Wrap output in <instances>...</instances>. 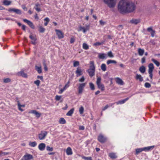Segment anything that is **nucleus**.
I'll return each instance as SVG.
<instances>
[{
  "label": "nucleus",
  "instance_id": "nucleus-59",
  "mask_svg": "<svg viewBox=\"0 0 160 160\" xmlns=\"http://www.w3.org/2000/svg\"><path fill=\"white\" fill-rule=\"evenodd\" d=\"M34 8L38 12L41 11V9L39 7H34Z\"/></svg>",
  "mask_w": 160,
  "mask_h": 160
},
{
  "label": "nucleus",
  "instance_id": "nucleus-32",
  "mask_svg": "<svg viewBox=\"0 0 160 160\" xmlns=\"http://www.w3.org/2000/svg\"><path fill=\"white\" fill-rule=\"evenodd\" d=\"M117 62L116 61L114 60H108L107 62V63L108 65H109L111 63H116Z\"/></svg>",
  "mask_w": 160,
  "mask_h": 160
},
{
  "label": "nucleus",
  "instance_id": "nucleus-64",
  "mask_svg": "<svg viewBox=\"0 0 160 160\" xmlns=\"http://www.w3.org/2000/svg\"><path fill=\"white\" fill-rule=\"evenodd\" d=\"M65 90L63 88L61 89L58 92L59 94H62Z\"/></svg>",
  "mask_w": 160,
  "mask_h": 160
},
{
  "label": "nucleus",
  "instance_id": "nucleus-14",
  "mask_svg": "<svg viewBox=\"0 0 160 160\" xmlns=\"http://www.w3.org/2000/svg\"><path fill=\"white\" fill-rule=\"evenodd\" d=\"M95 66L93 61H90V62L89 68L88 69L95 70Z\"/></svg>",
  "mask_w": 160,
  "mask_h": 160
},
{
  "label": "nucleus",
  "instance_id": "nucleus-9",
  "mask_svg": "<svg viewBox=\"0 0 160 160\" xmlns=\"http://www.w3.org/2000/svg\"><path fill=\"white\" fill-rule=\"evenodd\" d=\"M89 28L88 26H87L86 28H85L82 27L81 26H80L79 27V29L78 31H82L84 33L86 32L88 30Z\"/></svg>",
  "mask_w": 160,
  "mask_h": 160
},
{
  "label": "nucleus",
  "instance_id": "nucleus-57",
  "mask_svg": "<svg viewBox=\"0 0 160 160\" xmlns=\"http://www.w3.org/2000/svg\"><path fill=\"white\" fill-rule=\"evenodd\" d=\"M117 29L119 30H121L122 29V25H119L117 27Z\"/></svg>",
  "mask_w": 160,
  "mask_h": 160
},
{
  "label": "nucleus",
  "instance_id": "nucleus-49",
  "mask_svg": "<svg viewBox=\"0 0 160 160\" xmlns=\"http://www.w3.org/2000/svg\"><path fill=\"white\" fill-rule=\"evenodd\" d=\"M40 81L38 80H37L34 82V83L36 84L38 86L39 85Z\"/></svg>",
  "mask_w": 160,
  "mask_h": 160
},
{
  "label": "nucleus",
  "instance_id": "nucleus-27",
  "mask_svg": "<svg viewBox=\"0 0 160 160\" xmlns=\"http://www.w3.org/2000/svg\"><path fill=\"white\" fill-rule=\"evenodd\" d=\"M151 61L157 66L159 67L160 66V63L157 60H156L154 58H152L151 59Z\"/></svg>",
  "mask_w": 160,
  "mask_h": 160
},
{
  "label": "nucleus",
  "instance_id": "nucleus-63",
  "mask_svg": "<svg viewBox=\"0 0 160 160\" xmlns=\"http://www.w3.org/2000/svg\"><path fill=\"white\" fill-rule=\"evenodd\" d=\"M100 24L102 25H103L106 23V22L103 21L102 20H100L99 21Z\"/></svg>",
  "mask_w": 160,
  "mask_h": 160
},
{
  "label": "nucleus",
  "instance_id": "nucleus-50",
  "mask_svg": "<svg viewBox=\"0 0 160 160\" xmlns=\"http://www.w3.org/2000/svg\"><path fill=\"white\" fill-rule=\"evenodd\" d=\"M47 150L49 151H53V149L52 148L50 147L49 146H47Z\"/></svg>",
  "mask_w": 160,
  "mask_h": 160
},
{
  "label": "nucleus",
  "instance_id": "nucleus-15",
  "mask_svg": "<svg viewBox=\"0 0 160 160\" xmlns=\"http://www.w3.org/2000/svg\"><path fill=\"white\" fill-rule=\"evenodd\" d=\"M87 72L88 73L89 76L91 77H92L95 75V70L88 69Z\"/></svg>",
  "mask_w": 160,
  "mask_h": 160
},
{
  "label": "nucleus",
  "instance_id": "nucleus-37",
  "mask_svg": "<svg viewBox=\"0 0 160 160\" xmlns=\"http://www.w3.org/2000/svg\"><path fill=\"white\" fill-rule=\"evenodd\" d=\"M29 38L32 40L35 41L36 40V38L35 36H33L32 34H31L29 36Z\"/></svg>",
  "mask_w": 160,
  "mask_h": 160
},
{
  "label": "nucleus",
  "instance_id": "nucleus-39",
  "mask_svg": "<svg viewBox=\"0 0 160 160\" xmlns=\"http://www.w3.org/2000/svg\"><path fill=\"white\" fill-rule=\"evenodd\" d=\"M101 78L100 77H98L97 78L96 83L97 85L101 83Z\"/></svg>",
  "mask_w": 160,
  "mask_h": 160
},
{
  "label": "nucleus",
  "instance_id": "nucleus-7",
  "mask_svg": "<svg viewBox=\"0 0 160 160\" xmlns=\"http://www.w3.org/2000/svg\"><path fill=\"white\" fill-rule=\"evenodd\" d=\"M55 31L59 38L61 39L63 38V34L61 31L58 29H55Z\"/></svg>",
  "mask_w": 160,
  "mask_h": 160
},
{
  "label": "nucleus",
  "instance_id": "nucleus-24",
  "mask_svg": "<svg viewBox=\"0 0 160 160\" xmlns=\"http://www.w3.org/2000/svg\"><path fill=\"white\" fill-rule=\"evenodd\" d=\"M11 1H8V0H4L3 2V4L4 5L6 6H8L11 4Z\"/></svg>",
  "mask_w": 160,
  "mask_h": 160
},
{
  "label": "nucleus",
  "instance_id": "nucleus-10",
  "mask_svg": "<svg viewBox=\"0 0 160 160\" xmlns=\"http://www.w3.org/2000/svg\"><path fill=\"white\" fill-rule=\"evenodd\" d=\"M29 113H32L34 114L37 118H39L40 117L41 114L35 110H32L29 112Z\"/></svg>",
  "mask_w": 160,
  "mask_h": 160
},
{
  "label": "nucleus",
  "instance_id": "nucleus-26",
  "mask_svg": "<svg viewBox=\"0 0 160 160\" xmlns=\"http://www.w3.org/2000/svg\"><path fill=\"white\" fill-rule=\"evenodd\" d=\"M154 148V146H149V147H144V148H143V151H149V150H150V149H152Z\"/></svg>",
  "mask_w": 160,
  "mask_h": 160
},
{
  "label": "nucleus",
  "instance_id": "nucleus-54",
  "mask_svg": "<svg viewBox=\"0 0 160 160\" xmlns=\"http://www.w3.org/2000/svg\"><path fill=\"white\" fill-rule=\"evenodd\" d=\"M61 98V96L56 95L55 97V99L56 100H59Z\"/></svg>",
  "mask_w": 160,
  "mask_h": 160
},
{
  "label": "nucleus",
  "instance_id": "nucleus-31",
  "mask_svg": "<svg viewBox=\"0 0 160 160\" xmlns=\"http://www.w3.org/2000/svg\"><path fill=\"white\" fill-rule=\"evenodd\" d=\"M102 70L103 71H105L106 70V65L105 64H102L101 66Z\"/></svg>",
  "mask_w": 160,
  "mask_h": 160
},
{
  "label": "nucleus",
  "instance_id": "nucleus-34",
  "mask_svg": "<svg viewBox=\"0 0 160 160\" xmlns=\"http://www.w3.org/2000/svg\"><path fill=\"white\" fill-rule=\"evenodd\" d=\"M76 73L78 74L77 76H78L82 75L81 71L79 68H77V70L76 71Z\"/></svg>",
  "mask_w": 160,
  "mask_h": 160
},
{
  "label": "nucleus",
  "instance_id": "nucleus-30",
  "mask_svg": "<svg viewBox=\"0 0 160 160\" xmlns=\"http://www.w3.org/2000/svg\"><path fill=\"white\" fill-rule=\"evenodd\" d=\"M29 145L30 146L33 147H35L37 145V143L35 141L33 142H30L29 143Z\"/></svg>",
  "mask_w": 160,
  "mask_h": 160
},
{
  "label": "nucleus",
  "instance_id": "nucleus-38",
  "mask_svg": "<svg viewBox=\"0 0 160 160\" xmlns=\"http://www.w3.org/2000/svg\"><path fill=\"white\" fill-rule=\"evenodd\" d=\"M83 48L85 50H87L89 48L88 45L86 43H84L82 45Z\"/></svg>",
  "mask_w": 160,
  "mask_h": 160
},
{
  "label": "nucleus",
  "instance_id": "nucleus-16",
  "mask_svg": "<svg viewBox=\"0 0 160 160\" xmlns=\"http://www.w3.org/2000/svg\"><path fill=\"white\" fill-rule=\"evenodd\" d=\"M98 57L100 59H104L106 58L107 56L106 54L105 53H101L99 54Z\"/></svg>",
  "mask_w": 160,
  "mask_h": 160
},
{
  "label": "nucleus",
  "instance_id": "nucleus-12",
  "mask_svg": "<svg viewBox=\"0 0 160 160\" xmlns=\"http://www.w3.org/2000/svg\"><path fill=\"white\" fill-rule=\"evenodd\" d=\"M17 75L18 76H21L25 78H27L28 75L27 74L23 72V71H22L18 72L17 73Z\"/></svg>",
  "mask_w": 160,
  "mask_h": 160
},
{
  "label": "nucleus",
  "instance_id": "nucleus-48",
  "mask_svg": "<svg viewBox=\"0 0 160 160\" xmlns=\"http://www.w3.org/2000/svg\"><path fill=\"white\" fill-rule=\"evenodd\" d=\"M125 103V100H120L118 102H116V103L117 104H122Z\"/></svg>",
  "mask_w": 160,
  "mask_h": 160
},
{
  "label": "nucleus",
  "instance_id": "nucleus-17",
  "mask_svg": "<svg viewBox=\"0 0 160 160\" xmlns=\"http://www.w3.org/2000/svg\"><path fill=\"white\" fill-rule=\"evenodd\" d=\"M66 153L67 155H71L72 154V152L71 148L70 147H68L66 149Z\"/></svg>",
  "mask_w": 160,
  "mask_h": 160
},
{
  "label": "nucleus",
  "instance_id": "nucleus-55",
  "mask_svg": "<svg viewBox=\"0 0 160 160\" xmlns=\"http://www.w3.org/2000/svg\"><path fill=\"white\" fill-rule=\"evenodd\" d=\"M69 82L68 81L67 84H66L65 86L63 87V88L65 90L66 89H67V88H68L69 87V85H68V84Z\"/></svg>",
  "mask_w": 160,
  "mask_h": 160
},
{
  "label": "nucleus",
  "instance_id": "nucleus-2",
  "mask_svg": "<svg viewBox=\"0 0 160 160\" xmlns=\"http://www.w3.org/2000/svg\"><path fill=\"white\" fill-rule=\"evenodd\" d=\"M103 1L104 3L110 8L114 7L116 4V0H103Z\"/></svg>",
  "mask_w": 160,
  "mask_h": 160
},
{
  "label": "nucleus",
  "instance_id": "nucleus-22",
  "mask_svg": "<svg viewBox=\"0 0 160 160\" xmlns=\"http://www.w3.org/2000/svg\"><path fill=\"white\" fill-rule=\"evenodd\" d=\"M135 79L136 80H139L140 82H142L143 81V78L142 77V76L141 75H139L138 74H136Z\"/></svg>",
  "mask_w": 160,
  "mask_h": 160
},
{
  "label": "nucleus",
  "instance_id": "nucleus-60",
  "mask_svg": "<svg viewBox=\"0 0 160 160\" xmlns=\"http://www.w3.org/2000/svg\"><path fill=\"white\" fill-rule=\"evenodd\" d=\"M85 78L83 76H82L81 78H80L79 80V81L80 82H83L84 81Z\"/></svg>",
  "mask_w": 160,
  "mask_h": 160
},
{
  "label": "nucleus",
  "instance_id": "nucleus-35",
  "mask_svg": "<svg viewBox=\"0 0 160 160\" xmlns=\"http://www.w3.org/2000/svg\"><path fill=\"white\" fill-rule=\"evenodd\" d=\"M143 148H137L136 150V154H138V153L141 152L143 151Z\"/></svg>",
  "mask_w": 160,
  "mask_h": 160
},
{
  "label": "nucleus",
  "instance_id": "nucleus-36",
  "mask_svg": "<svg viewBox=\"0 0 160 160\" xmlns=\"http://www.w3.org/2000/svg\"><path fill=\"white\" fill-rule=\"evenodd\" d=\"M82 158L85 160H92L91 157H86L84 156H82Z\"/></svg>",
  "mask_w": 160,
  "mask_h": 160
},
{
  "label": "nucleus",
  "instance_id": "nucleus-20",
  "mask_svg": "<svg viewBox=\"0 0 160 160\" xmlns=\"http://www.w3.org/2000/svg\"><path fill=\"white\" fill-rule=\"evenodd\" d=\"M144 52V50L143 49L141 48H138V54L140 56H142Z\"/></svg>",
  "mask_w": 160,
  "mask_h": 160
},
{
  "label": "nucleus",
  "instance_id": "nucleus-21",
  "mask_svg": "<svg viewBox=\"0 0 160 160\" xmlns=\"http://www.w3.org/2000/svg\"><path fill=\"white\" fill-rule=\"evenodd\" d=\"M109 157L112 159H114L117 158V156L115 153H110L109 154Z\"/></svg>",
  "mask_w": 160,
  "mask_h": 160
},
{
  "label": "nucleus",
  "instance_id": "nucleus-3",
  "mask_svg": "<svg viewBox=\"0 0 160 160\" xmlns=\"http://www.w3.org/2000/svg\"><path fill=\"white\" fill-rule=\"evenodd\" d=\"M148 72L149 75V77L151 79L152 78V72L154 68L153 64L152 63H150L148 65Z\"/></svg>",
  "mask_w": 160,
  "mask_h": 160
},
{
  "label": "nucleus",
  "instance_id": "nucleus-19",
  "mask_svg": "<svg viewBox=\"0 0 160 160\" xmlns=\"http://www.w3.org/2000/svg\"><path fill=\"white\" fill-rule=\"evenodd\" d=\"M140 22V20L139 19H132L131 20L130 22L132 24H137Z\"/></svg>",
  "mask_w": 160,
  "mask_h": 160
},
{
  "label": "nucleus",
  "instance_id": "nucleus-45",
  "mask_svg": "<svg viewBox=\"0 0 160 160\" xmlns=\"http://www.w3.org/2000/svg\"><path fill=\"white\" fill-rule=\"evenodd\" d=\"M18 109L21 111H23V110L21 108V104L20 103L19 101H18Z\"/></svg>",
  "mask_w": 160,
  "mask_h": 160
},
{
  "label": "nucleus",
  "instance_id": "nucleus-18",
  "mask_svg": "<svg viewBox=\"0 0 160 160\" xmlns=\"http://www.w3.org/2000/svg\"><path fill=\"white\" fill-rule=\"evenodd\" d=\"M116 82L117 83L120 85H122L123 82L122 80L119 78H116Z\"/></svg>",
  "mask_w": 160,
  "mask_h": 160
},
{
  "label": "nucleus",
  "instance_id": "nucleus-61",
  "mask_svg": "<svg viewBox=\"0 0 160 160\" xmlns=\"http://www.w3.org/2000/svg\"><path fill=\"white\" fill-rule=\"evenodd\" d=\"M155 32V31L153 30L150 32L152 37H154V36Z\"/></svg>",
  "mask_w": 160,
  "mask_h": 160
},
{
  "label": "nucleus",
  "instance_id": "nucleus-33",
  "mask_svg": "<svg viewBox=\"0 0 160 160\" xmlns=\"http://www.w3.org/2000/svg\"><path fill=\"white\" fill-rule=\"evenodd\" d=\"M66 122L65 119L63 118H61L59 120V123L61 124H64Z\"/></svg>",
  "mask_w": 160,
  "mask_h": 160
},
{
  "label": "nucleus",
  "instance_id": "nucleus-28",
  "mask_svg": "<svg viewBox=\"0 0 160 160\" xmlns=\"http://www.w3.org/2000/svg\"><path fill=\"white\" fill-rule=\"evenodd\" d=\"M146 69L145 67L143 66H141L139 69V71L142 73H144Z\"/></svg>",
  "mask_w": 160,
  "mask_h": 160
},
{
  "label": "nucleus",
  "instance_id": "nucleus-43",
  "mask_svg": "<svg viewBox=\"0 0 160 160\" xmlns=\"http://www.w3.org/2000/svg\"><path fill=\"white\" fill-rule=\"evenodd\" d=\"M90 87L91 89L92 90L95 89V87L94 85L92 82L89 83Z\"/></svg>",
  "mask_w": 160,
  "mask_h": 160
},
{
  "label": "nucleus",
  "instance_id": "nucleus-46",
  "mask_svg": "<svg viewBox=\"0 0 160 160\" xmlns=\"http://www.w3.org/2000/svg\"><path fill=\"white\" fill-rule=\"evenodd\" d=\"M15 12L17 14H21V11L18 9H15Z\"/></svg>",
  "mask_w": 160,
  "mask_h": 160
},
{
  "label": "nucleus",
  "instance_id": "nucleus-41",
  "mask_svg": "<svg viewBox=\"0 0 160 160\" xmlns=\"http://www.w3.org/2000/svg\"><path fill=\"white\" fill-rule=\"evenodd\" d=\"M45 31V29L44 28H43L42 26H40L39 27V32L41 33H43Z\"/></svg>",
  "mask_w": 160,
  "mask_h": 160
},
{
  "label": "nucleus",
  "instance_id": "nucleus-8",
  "mask_svg": "<svg viewBox=\"0 0 160 160\" xmlns=\"http://www.w3.org/2000/svg\"><path fill=\"white\" fill-rule=\"evenodd\" d=\"M23 20L24 22L27 23L31 28L34 29L35 27L33 23L31 21L26 19H24Z\"/></svg>",
  "mask_w": 160,
  "mask_h": 160
},
{
  "label": "nucleus",
  "instance_id": "nucleus-6",
  "mask_svg": "<svg viewBox=\"0 0 160 160\" xmlns=\"http://www.w3.org/2000/svg\"><path fill=\"white\" fill-rule=\"evenodd\" d=\"M86 85L85 83H81L79 84L78 87V92L79 94L82 93V92L84 88Z\"/></svg>",
  "mask_w": 160,
  "mask_h": 160
},
{
  "label": "nucleus",
  "instance_id": "nucleus-53",
  "mask_svg": "<svg viewBox=\"0 0 160 160\" xmlns=\"http://www.w3.org/2000/svg\"><path fill=\"white\" fill-rule=\"evenodd\" d=\"M103 43V42H97L94 44V45L95 46H99L102 45Z\"/></svg>",
  "mask_w": 160,
  "mask_h": 160
},
{
  "label": "nucleus",
  "instance_id": "nucleus-13",
  "mask_svg": "<svg viewBox=\"0 0 160 160\" xmlns=\"http://www.w3.org/2000/svg\"><path fill=\"white\" fill-rule=\"evenodd\" d=\"M46 145L44 143H40L38 146V149L40 151L44 150L45 148Z\"/></svg>",
  "mask_w": 160,
  "mask_h": 160
},
{
  "label": "nucleus",
  "instance_id": "nucleus-47",
  "mask_svg": "<svg viewBox=\"0 0 160 160\" xmlns=\"http://www.w3.org/2000/svg\"><path fill=\"white\" fill-rule=\"evenodd\" d=\"M11 80L10 78H8L4 79L3 82L5 83H7L10 82Z\"/></svg>",
  "mask_w": 160,
  "mask_h": 160
},
{
  "label": "nucleus",
  "instance_id": "nucleus-11",
  "mask_svg": "<svg viewBox=\"0 0 160 160\" xmlns=\"http://www.w3.org/2000/svg\"><path fill=\"white\" fill-rule=\"evenodd\" d=\"M23 158L24 160H30L33 158L31 154H28L25 155H24Z\"/></svg>",
  "mask_w": 160,
  "mask_h": 160
},
{
  "label": "nucleus",
  "instance_id": "nucleus-4",
  "mask_svg": "<svg viewBox=\"0 0 160 160\" xmlns=\"http://www.w3.org/2000/svg\"><path fill=\"white\" fill-rule=\"evenodd\" d=\"M48 132L45 131H42L41 133L38 135V138L40 140H43L44 139L46 136L47 135Z\"/></svg>",
  "mask_w": 160,
  "mask_h": 160
},
{
  "label": "nucleus",
  "instance_id": "nucleus-29",
  "mask_svg": "<svg viewBox=\"0 0 160 160\" xmlns=\"http://www.w3.org/2000/svg\"><path fill=\"white\" fill-rule=\"evenodd\" d=\"M74 109L73 108L69 110L66 114L67 116H71L72 115V114L73 113Z\"/></svg>",
  "mask_w": 160,
  "mask_h": 160
},
{
  "label": "nucleus",
  "instance_id": "nucleus-23",
  "mask_svg": "<svg viewBox=\"0 0 160 160\" xmlns=\"http://www.w3.org/2000/svg\"><path fill=\"white\" fill-rule=\"evenodd\" d=\"M97 85L98 88L100 89L102 91L104 90L105 87L103 84L101 83Z\"/></svg>",
  "mask_w": 160,
  "mask_h": 160
},
{
  "label": "nucleus",
  "instance_id": "nucleus-44",
  "mask_svg": "<svg viewBox=\"0 0 160 160\" xmlns=\"http://www.w3.org/2000/svg\"><path fill=\"white\" fill-rule=\"evenodd\" d=\"M108 55L110 58H113L114 57L111 51H109L108 52Z\"/></svg>",
  "mask_w": 160,
  "mask_h": 160
},
{
  "label": "nucleus",
  "instance_id": "nucleus-58",
  "mask_svg": "<svg viewBox=\"0 0 160 160\" xmlns=\"http://www.w3.org/2000/svg\"><path fill=\"white\" fill-rule=\"evenodd\" d=\"M15 9L14 8H10L8 10V11L9 12H15Z\"/></svg>",
  "mask_w": 160,
  "mask_h": 160
},
{
  "label": "nucleus",
  "instance_id": "nucleus-40",
  "mask_svg": "<svg viewBox=\"0 0 160 160\" xmlns=\"http://www.w3.org/2000/svg\"><path fill=\"white\" fill-rule=\"evenodd\" d=\"M84 111V108L81 106L79 108V112L80 114H82L83 113Z\"/></svg>",
  "mask_w": 160,
  "mask_h": 160
},
{
  "label": "nucleus",
  "instance_id": "nucleus-25",
  "mask_svg": "<svg viewBox=\"0 0 160 160\" xmlns=\"http://www.w3.org/2000/svg\"><path fill=\"white\" fill-rule=\"evenodd\" d=\"M35 68L36 70L39 74H40L42 72V70L41 67H38L36 66Z\"/></svg>",
  "mask_w": 160,
  "mask_h": 160
},
{
  "label": "nucleus",
  "instance_id": "nucleus-42",
  "mask_svg": "<svg viewBox=\"0 0 160 160\" xmlns=\"http://www.w3.org/2000/svg\"><path fill=\"white\" fill-rule=\"evenodd\" d=\"M79 64V62L78 61H74L73 66L74 67H76L78 66Z\"/></svg>",
  "mask_w": 160,
  "mask_h": 160
},
{
  "label": "nucleus",
  "instance_id": "nucleus-1",
  "mask_svg": "<svg viewBox=\"0 0 160 160\" xmlns=\"http://www.w3.org/2000/svg\"><path fill=\"white\" fill-rule=\"evenodd\" d=\"M135 7L133 3L126 2L124 0H121L118 6V10L121 13L133 12L135 10Z\"/></svg>",
  "mask_w": 160,
  "mask_h": 160
},
{
  "label": "nucleus",
  "instance_id": "nucleus-62",
  "mask_svg": "<svg viewBox=\"0 0 160 160\" xmlns=\"http://www.w3.org/2000/svg\"><path fill=\"white\" fill-rule=\"evenodd\" d=\"M84 127L83 126H79V129L80 130H83L84 129Z\"/></svg>",
  "mask_w": 160,
  "mask_h": 160
},
{
  "label": "nucleus",
  "instance_id": "nucleus-52",
  "mask_svg": "<svg viewBox=\"0 0 160 160\" xmlns=\"http://www.w3.org/2000/svg\"><path fill=\"white\" fill-rule=\"evenodd\" d=\"M43 65L44 67V69L45 71H47L48 70V68L47 67L46 64L45 62H43Z\"/></svg>",
  "mask_w": 160,
  "mask_h": 160
},
{
  "label": "nucleus",
  "instance_id": "nucleus-56",
  "mask_svg": "<svg viewBox=\"0 0 160 160\" xmlns=\"http://www.w3.org/2000/svg\"><path fill=\"white\" fill-rule=\"evenodd\" d=\"M147 30L148 31V32H151L153 30L152 29V27H149L147 28Z\"/></svg>",
  "mask_w": 160,
  "mask_h": 160
},
{
  "label": "nucleus",
  "instance_id": "nucleus-51",
  "mask_svg": "<svg viewBox=\"0 0 160 160\" xmlns=\"http://www.w3.org/2000/svg\"><path fill=\"white\" fill-rule=\"evenodd\" d=\"M145 86L147 88H149L151 87V85L148 82H146L145 84Z\"/></svg>",
  "mask_w": 160,
  "mask_h": 160
},
{
  "label": "nucleus",
  "instance_id": "nucleus-5",
  "mask_svg": "<svg viewBox=\"0 0 160 160\" xmlns=\"http://www.w3.org/2000/svg\"><path fill=\"white\" fill-rule=\"evenodd\" d=\"M98 140L101 143H103L105 142L106 138L104 137L102 135H99L98 137Z\"/></svg>",
  "mask_w": 160,
  "mask_h": 160
}]
</instances>
